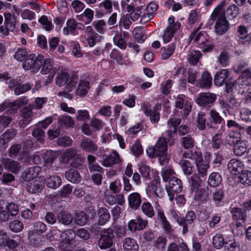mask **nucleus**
<instances>
[{
    "mask_svg": "<svg viewBox=\"0 0 251 251\" xmlns=\"http://www.w3.org/2000/svg\"><path fill=\"white\" fill-rule=\"evenodd\" d=\"M223 6L222 4L217 5L210 16L211 20H216L214 25V30L215 32L219 35H222L226 33L229 27V23L225 17Z\"/></svg>",
    "mask_w": 251,
    "mask_h": 251,
    "instance_id": "1",
    "label": "nucleus"
},
{
    "mask_svg": "<svg viewBox=\"0 0 251 251\" xmlns=\"http://www.w3.org/2000/svg\"><path fill=\"white\" fill-rule=\"evenodd\" d=\"M78 77L73 74H69L66 72H58L55 77V83L58 86L65 85L68 92L72 91L75 87Z\"/></svg>",
    "mask_w": 251,
    "mask_h": 251,
    "instance_id": "2",
    "label": "nucleus"
},
{
    "mask_svg": "<svg viewBox=\"0 0 251 251\" xmlns=\"http://www.w3.org/2000/svg\"><path fill=\"white\" fill-rule=\"evenodd\" d=\"M191 41H193L198 47L203 51H211L213 48V45L210 37L205 33L194 31L190 36Z\"/></svg>",
    "mask_w": 251,
    "mask_h": 251,
    "instance_id": "3",
    "label": "nucleus"
},
{
    "mask_svg": "<svg viewBox=\"0 0 251 251\" xmlns=\"http://www.w3.org/2000/svg\"><path fill=\"white\" fill-rule=\"evenodd\" d=\"M60 162L67 163L73 167L77 168L84 162V157L81 154L78 153L76 149L71 148L62 154Z\"/></svg>",
    "mask_w": 251,
    "mask_h": 251,
    "instance_id": "4",
    "label": "nucleus"
},
{
    "mask_svg": "<svg viewBox=\"0 0 251 251\" xmlns=\"http://www.w3.org/2000/svg\"><path fill=\"white\" fill-rule=\"evenodd\" d=\"M52 235L54 240L59 241V247L63 250L69 249L71 241L75 236L74 232L70 230L61 233L59 230H53Z\"/></svg>",
    "mask_w": 251,
    "mask_h": 251,
    "instance_id": "5",
    "label": "nucleus"
},
{
    "mask_svg": "<svg viewBox=\"0 0 251 251\" xmlns=\"http://www.w3.org/2000/svg\"><path fill=\"white\" fill-rule=\"evenodd\" d=\"M43 57L41 55L36 56L34 54H29L23 63V67L25 70H30L32 72L35 73L40 70Z\"/></svg>",
    "mask_w": 251,
    "mask_h": 251,
    "instance_id": "6",
    "label": "nucleus"
},
{
    "mask_svg": "<svg viewBox=\"0 0 251 251\" xmlns=\"http://www.w3.org/2000/svg\"><path fill=\"white\" fill-rule=\"evenodd\" d=\"M183 186L181 180L176 177H171L169 180V184L165 187L169 199L172 201L175 195L180 193L182 190Z\"/></svg>",
    "mask_w": 251,
    "mask_h": 251,
    "instance_id": "7",
    "label": "nucleus"
},
{
    "mask_svg": "<svg viewBox=\"0 0 251 251\" xmlns=\"http://www.w3.org/2000/svg\"><path fill=\"white\" fill-rule=\"evenodd\" d=\"M100 238L98 245L101 249H106L112 246L113 243L114 235L111 228H105L100 232Z\"/></svg>",
    "mask_w": 251,
    "mask_h": 251,
    "instance_id": "8",
    "label": "nucleus"
},
{
    "mask_svg": "<svg viewBox=\"0 0 251 251\" xmlns=\"http://www.w3.org/2000/svg\"><path fill=\"white\" fill-rule=\"evenodd\" d=\"M154 147L159 155V159L160 163L164 164L167 162L170 159V155L166 152L167 150V142L166 139L163 137L159 138L155 144Z\"/></svg>",
    "mask_w": 251,
    "mask_h": 251,
    "instance_id": "9",
    "label": "nucleus"
},
{
    "mask_svg": "<svg viewBox=\"0 0 251 251\" xmlns=\"http://www.w3.org/2000/svg\"><path fill=\"white\" fill-rule=\"evenodd\" d=\"M216 98V95L214 93H201L196 99V103L200 106L210 107L213 104Z\"/></svg>",
    "mask_w": 251,
    "mask_h": 251,
    "instance_id": "10",
    "label": "nucleus"
},
{
    "mask_svg": "<svg viewBox=\"0 0 251 251\" xmlns=\"http://www.w3.org/2000/svg\"><path fill=\"white\" fill-rule=\"evenodd\" d=\"M158 5L154 2H150L146 7L144 14L141 16L140 22L145 24L152 19L156 14Z\"/></svg>",
    "mask_w": 251,
    "mask_h": 251,
    "instance_id": "11",
    "label": "nucleus"
},
{
    "mask_svg": "<svg viewBox=\"0 0 251 251\" xmlns=\"http://www.w3.org/2000/svg\"><path fill=\"white\" fill-rule=\"evenodd\" d=\"M1 163L5 170L14 174L18 173L21 168V165L18 161L9 158L2 159Z\"/></svg>",
    "mask_w": 251,
    "mask_h": 251,
    "instance_id": "12",
    "label": "nucleus"
},
{
    "mask_svg": "<svg viewBox=\"0 0 251 251\" xmlns=\"http://www.w3.org/2000/svg\"><path fill=\"white\" fill-rule=\"evenodd\" d=\"M41 73L43 75H50V79H53L57 69L54 67L51 60L49 58L44 59L41 65Z\"/></svg>",
    "mask_w": 251,
    "mask_h": 251,
    "instance_id": "13",
    "label": "nucleus"
},
{
    "mask_svg": "<svg viewBox=\"0 0 251 251\" xmlns=\"http://www.w3.org/2000/svg\"><path fill=\"white\" fill-rule=\"evenodd\" d=\"M122 162L118 153L113 150L111 154L107 156L102 161L101 164L105 167H112L113 165L120 164Z\"/></svg>",
    "mask_w": 251,
    "mask_h": 251,
    "instance_id": "14",
    "label": "nucleus"
},
{
    "mask_svg": "<svg viewBox=\"0 0 251 251\" xmlns=\"http://www.w3.org/2000/svg\"><path fill=\"white\" fill-rule=\"evenodd\" d=\"M161 107V104H156L154 107L153 110L151 111L147 108V105L144 104L142 105L141 108L147 116H150V120L152 123H156L160 119V114L157 110H160Z\"/></svg>",
    "mask_w": 251,
    "mask_h": 251,
    "instance_id": "15",
    "label": "nucleus"
},
{
    "mask_svg": "<svg viewBox=\"0 0 251 251\" xmlns=\"http://www.w3.org/2000/svg\"><path fill=\"white\" fill-rule=\"evenodd\" d=\"M184 96L178 95L176 98V107L179 108H184V113L188 115L192 110V102L189 100H184Z\"/></svg>",
    "mask_w": 251,
    "mask_h": 251,
    "instance_id": "16",
    "label": "nucleus"
},
{
    "mask_svg": "<svg viewBox=\"0 0 251 251\" xmlns=\"http://www.w3.org/2000/svg\"><path fill=\"white\" fill-rule=\"evenodd\" d=\"M195 219L196 215L193 211L188 212L185 218L181 219L182 224L179 225V226H182L183 227L182 232L183 234L187 233L189 230V228L193 226V223Z\"/></svg>",
    "mask_w": 251,
    "mask_h": 251,
    "instance_id": "17",
    "label": "nucleus"
},
{
    "mask_svg": "<svg viewBox=\"0 0 251 251\" xmlns=\"http://www.w3.org/2000/svg\"><path fill=\"white\" fill-rule=\"evenodd\" d=\"M228 169L233 175H236L242 172L244 168L243 162L237 159H231L228 163Z\"/></svg>",
    "mask_w": 251,
    "mask_h": 251,
    "instance_id": "18",
    "label": "nucleus"
},
{
    "mask_svg": "<svg viewBox=\"0 0 251 251\" xmlns=\"http://www.w3.org/2000/svg\"><path fill=\"white\" fill-rule=\"evenodd\" d=\"M154 179L151 183L150 191L152 192L155 197L160 198L163 196V189L160 186L158 175L156 176H154Z\"/></svg>",
    "mask_w": 251,
    "mask_h": 251,
    "instance_id": "19",
    "label": "nucleus"
},
{
    "mask_svg": "<svg viewBox=\"0 0 251 251\" xmlns=\"http://www.w3.org/2000/svg\"><path fill=\"white\" fill-rule=\"evenodd\" d=\"M33 113L32 109L29 107H25L22 111L21 116L22 119L19 121V124L21 127H25L32 120Z\"/></svg>",
    "mask_w": 251,
    "mask_h": 251,
    "instance_id": "20",
    "label": "nucleus"
},
{
    "mask_svg": "<svg viewBox=\"0 0 251 251\" xmlns=\"http://www.w3.org/2000/svg\"><path fill=\"white\" fill-rule=\"evenodd\" d=\"M41 172V168L37 166L29 168L23 173V179L25 181H30L36 177Z\"/></svg>",
    "mask_w": 251,
    "mask_h": 251,
    "instance_id": "21",
    "label": "nucleus"
},
{
    "mask_svg": "<svg viewBox=\"0 0 251 251\" xmlns=\"http://www.w3.org/2000/svg\"><path fill=\"white\" fill-rule=\"evenodd\" d=\"M80 146L83 151L91 153H94L98 149V145L95 142L86 138L81 140Z\"/></svg>",
    "mask_w": 251,
    "mask_h": 251,
    "instance_id": "22",
    "label": "nucleus"
},
{
    "mask_svg": "<svg viewBox=\"0 0 251 251\" xmlns=\"http://www.w3.org/2000/svg\"><path fill=\"white\" fill-rule=\"evenodd\" d=\"M206 178L201 177V176L197 174L193 175L188 179L191 190L193 192L194 190H197L201 186V184L204 182Z\"/></svg>",
    "mask_w": 251,
    "mask_h": 251,
    "instance_id": "23",
    "label": "nucleus"
},
{
    "mask_svg": "<svg viewBox=\"0 0 251 251\" xmlns=\"http://www.w3.org/2000/svg\"><path fill=\"white\" fill-rule=\"evenodd\" d=\"M129 206L134 210L137 209L141 205L142 200L140 195L137 192L132 193L128 196Z\"/></svg>",
    "mask_w": 251,
    "mask_h": 251,
    "instance_id": "24",
    "label": "nucleus"
},
{
    "mask_svg": "<svg viewBox=\"0 0 251 251\" xmlns=\"http://www.w3.org/2000/svg\"><path fill=\"white\" fill-rule=\"evenodd\" d=\"M28 190L31 193L40 192L44 187L42 180L39 178H36L34 180L29 181L27 184Z\"/></svg>",
    "mask_w": 251,
    "mask_h": 251,
    "instance_id": "25",
    "label": "nucleus"
},
{
    "mask_svg": "<svg viewBox=\"0 0 251 251\" xmlns=\"http://www.w3.org/2000/svg\"><path fill=\"white\" fill-rule=\"evenodd\" d=\"M173 26L174 27L172 28L171 26H167L164 30L163 34L162 36L164 43H168L170 42L176 31L179 29L178 25L176 24Z\"/></svg>",
    "mask_w": 251,
    "mask_h": 251,
    "instance_id": "26",
    "label": "nucleus"
},
{
    "mask_svg": "<svg viewBox=\"0 0 251 251\" xmlns=\"http://www.w3.org/2000/svg\"><path fill=\"white\" fill-rule=\"evenodd\" d=\"M123 247L124 251H138L139 246L134 239L126 238L123 241Z\"/></svg>",
    "mask_w": 251,
    "mask_h": 251,
    "instance_id": "27",
    "label": "nucleus"
},
{
    "mask_svg": "<svg viewBox=\"0 0 251 251\" xmlns=\"http://www.w3.org/2000/svg\"><path fill=\"white\" fill-rule=\"evenodd\" d=\"M98 224L100 225H104L110 218V215L108 210L104 207H100L98 210Z\"/></svg>",
    "mask_w": 251,
    "mask_h": 251,
    "instance_id": "28",
    "label": "nucleus"
},
{
    "mask_svg": "<svg viewBox=\"0 0 251 251\" xmlns=\"http://www.w3.org/2000/svg\"><path fill=\"white\" fill-rule=\"evenodd\" d=\"M229 71L226 69H222L216 73L215 75L214 81L217 86H222L225 80L229 76Z\"/></svg>",
    "mask_w": 251,
    "mask_h": 251,
    "instance_id": "29",
    "label": "nucleus"
},
{
    "mask_svg": "<svg viewBox=\"0 0 251 251\" xmlns=\"http://www.w3.org/2000/svg\"><path fill=\"white\" fill-rule=\"evenodd\" d=\"M183 157L194 161L196 165L203 161L202 153L199 151H189L183 154Z\"/></svg>",
    "mask_w": 251,
    "mask_h": 251,
    "instance_id": "30",
    "label": "nucleus"
},
{
    "mask_svg": "<svg viewBox=\"0 0 251 251\" xmlns=\"http://www.w3.org/2000/svg\"><path fill=\"white\" fill-rule=\"evenodd\" d=\"M241 140V135L237 131H231L227 135L226 138V143L231 146L235 145Z\"/></svg>",
    "mask_w": 251,
    "mask_h": 251,
    "instance_id": "31",
    "label": "nucleus"
},
{
    "mask_svg": "<svg viewBox=\"0 0 251 251\" xmlns=\"http://www.w3.org/2000/svg\"><path fill=\"white\" fill-rule=\"evenodd\" d=\"M65 177L68 181L73 183H79L81 180V177L79 172L74 169H71L66 171L65 173Z\"/></svg>",
    "mask_w": 251,
    "mask_h": 251,
    "instance_id": "32",
    "label": "nucleus"
},
{
    "mask_svg": "<svg viewBox=\"0 0 251 251\" xmlns=\"http://www.w3.org/2000/svg\"><path fill=\"white\" fill-rule=\"evenodd\" d=\"M60 154L59 151H47L43 153L42 157L43 161L47 164H51Z\"/></svg>",
    "mask_w": 251,
    "mask_h": 251,
    "instance_id": "33",
    "label": "nucleus"
},
{
    "mask_svg": "<svg viewBox=\"0 0 251 251\" xmlns=\"http://www.w3.org/2000/svg\"><path fill=\"white\" fill-rule=\"evenodd\" d=\"M238 82L242 85L249 86L251 85V69L244 70L238 79Z\"/></svg>",
    "mask_w": 251,
    "mask_h": 251,
    "instance_id": "34",
    "label": "nucleus"
},
{
    "mask_svg": "<svg viewBox=\"0 0 251 251\" xmlns=\"http://www.w3.org/2000/svg\"><path fill=\"white\" fill-rule=\"evenodd\" d=\"M247 141L242 140L239 143L234 145L233 148L234 153L237 156H242L247 152Z\"/></svg>",
    "mask_w": 251,
    "mask_h": 251,
    "instance_id": "35",
    "label": "nucleus"
},
{
    "mask_svg": "<svg viewBox=\"0 0 251 251\" xmlns=\"http://www.w3.org/2000/svg\"><path fill=\"white\" fill-rule=\"evenodd\" d=\"M61 178L57 175L50 176L46 179V185L51 189H55L58 188L61 185Z\"/></svg>",
    "mask_w": 251,
    "mask_h": 251,
    "instance_id": "36",
    "label": "nucleus"
},
{
    "mask_svg": "<svg viewBox=\"0 0 251 251\" xmlns=\"http://www.w3.org/2000/svg\"><path fill=\"white\" fill-rule=\"evenodd\" d=\"M110 58L115 60L116 62L121 65H127L130 64V62L128 59H125L123 55L121 54L117 50L113 49L110 54Z\"/></svg>",
    "mask_w": 251,
    "mask_h": 251,
    "instance_id": "37",
    "label": "nucleus"
},
{
    "mask_svg": "<svg viewBox=\"0 0 251 251\" xmlns=\"http://www.w3.org/2000/svg\"><path fill=\"white\" fill-rule=\"evenodd\" d=\"M77 24V22L73 19L68 20L66 22V27H64L63 29L64 34L68 35L69 33H71L72 34L75 35V30Z\"/></svg>",
    "mask_w": 251,
    "mask_h": 251,
    "instance_id": "38",
    "label": "nucleus"
},
{
    "mask_svg": "<svg viewBox=\"0 0 251 251\" xmlns=\"http://www.w3.org/2000/svg\"><path fill=\"white\" fill-rule=\"evenodd\" d=\"M176 50V45L172 43L166 47L161 49V58L163 60L169 58L174 53Z\"/></svg>",
    "mask_w": 251,
    "mask_h": 251,
    "instance_id": "39",
    "label": "nucleus"
},
{
    "mask_svg": "<svg viewBox=\"0 0 251 251\" xmlns=\"http://www.w3.org/2000/svg\"><path fill=\"white\" fill-rule=\"evenodd\" d=\"M211 122L207 123V126L210 128H212V123L215 124H220L222 123L223 118L220 115L219 113L215 109H212L209 112Z\"/></svg>",
    "mask_w": 251,
    "mask_h": 251,
    "instance_id": "40",
    "label": "nucleus"
},
{
    "mask_svg": "<svg viewBox=\"0 0 251 251\" xmlns=\"http://www.w3.org/2000/svg\"><path fill=\"white\" fill-rule=\"evenodd\" d=\"M89 89V82L87 80H81L75 91V93L77 95L82 97L86 95Z\"/></svg>",
    "mask_w": 251,
    "mask_h": 251,
    "instance_id": "41",
    "label": "nucleus"
},
{
    "mask_svg": "<svg viewBox=\"0 0 251 251\" xmlns=\"http://www.w3.org/2000/svg\"><path fill=\"white\" fill-rule=\"evenodd\" d=\"M212 77L207 72L202 73L199 81V86L201 88H209L212 83Z\"/></svg>",
    "mask_w": 251,
    "mask_h": 251,
    "instance_id": "42",
    "label": "nucleus"
},
{
    "mask_svg": "<svg viewBox=\"0 0 251 251\" xmlns=\"http://www.w3.org/2000/svg\"><path fill=\"white\" fill-rule=\"evenodd\" d=\"M127 34V32H123V34L122 33H117L113 37L114 44L122 50L126 49V45L123 36L125 37Z\"/></svg>",
    "mask_w": 251,
    "mask_h": 251,
    "instance_id": "43",
    "label": "nucleus"
},
{
    "mask_svg": "<svg viewBox=\"0 0 251 251\" xmlns=\"http://www.w3.org/2000/svg\"><path fill=\"white\" fill-rule=\"evenodd\" d=\"M58 123L61 126L66 127H73L75 125V121L70 116L67 115H61L58 118Z\"/></svg>",
    "mask_w": 251,
    "mask_h": 251,
    "instance_id": "44",
    "label": "nucleus"
},
{
    "mask_svg": "<svg viewBox=\"0 0 251 251\" xmlns=\"http://www.w3.org/2000/svg\"><path fill=\"white\" fill-rule=\"evenodd\" d=\"M239 8L234 4L229 5L225 12L226 17L229 20H234L238 15Z\"/></svg>",
    "mask_w": 251,
    "mask_h": 251,
    "instance_id": "45",
    "label": "nucleus"
},
{
    "mask_svg": "<svg viewBox=\"0 0 251 251\" xmlns=\"http://www.w3.org/2000/svg\"><path fill=\"white\" fill-rule=\"evenodd\" d=\"M232 216L234 220L245 222L246 218L245 211L239 208H233L231 210Z\"/></svg>",
    "mask_w": 251,
    "mask_h": 251,
    "instance_id": "46",
    "label": "nucleus"
},
{
    "mask_svg": "<svg viewBox=\"0 0 251 251\" xmlns=\"http://www.w3.org/2000/svg\"><path fill=\"white\" fill-rule=\"evenodd\" d=\"M57 219L59 223L64 225H69L72 222L73 217L70 213L63 212L57 216Z\"/></svg>",
    "mask_w": 251,
    "mask_h": 251,
    "instance_id": "47",
    "label": "nucleus"
},
{
    "mask_svg": "<svg viewBox=\"0 0 251 251\" xmlns=\"http://www.w3.org/2000/svg\"><path fill=\"white\" fill-rule=\"evenodd\" d=\"M222 182V177L217 172L212 173L208 178L207 182L211 186H218Z\"/></svg>",
    "mask_w": 251,
    "mask_h": 251,
    "instance_id": "48",
    "label": "nucleus"
},
{
    "mask_svg": "<svg viewBox=\"0 0 251 251\" xmlns=\"http://www.w3.org/2000/svg\"><path fill=\"white\" fill-rule=\"evenodd\" d=\"M239 181L245 186L251 185V171H243L239 176Z\"/></svg>",
    "mask_w": 251,
    "mask_h": 251,
    "instance_id": "49",
    "label": "nucleus"
},
{
    "mask_svg": "<svg viewBox=\"0 0 251 251\" xmlns=\"http://www.w3.org/2000/svg\"><path fill=\"white\" fill-rule=\"evenodd\" d=\"M196 165L198 173V175L201 176V177L206 178L207 170L209 168V164L208 163H204L203 161Z\"/></svg>",
    "mask_w": 251,
    "mask_h": 251,
    "instance_id": "50",
    "label": "nucleus"
},
{
    "mask_svg": "<svg viewBox=\"0 0 251 251\" xmlns=\"http://www.w3.org/2000/svg\"><path fill=\"white\" fill-rule=\"evenodd\" d=\"M237 247L238 243L232 235L225 238V248L227 251H235Z\"/></svg>",
    "mask_w": 251,
    "mask_h": 251,
    "instance_id": "51",
    "label": "nucleus"
},
{
    "mask_svg": "<svg viewBox=\"0 0 251 251\" xmlns=\"http://www.w3.org/2000/svg\"><path fill=\"white\" fill-rule=\"evenodd\" d=\"M141 209L143 213L149 218H152L154 215L153 208L149 202H144Z\"/></svg>",
    "mask_w": 251,
    "mask_h": 251,
    "instance_id": "52",
    "label": "nucleus"
},
{
    "mask_svg": "<svg viewBox=\"0 0 251 251\" xmlns=\"http://www.w3.org/2000/svg\"><path fill=\"white\" fill-rule=\"evenodd\" d=\"M212 244L215 248L220 249L225 244V239L222 234L217 233L213 237Z\"/></svg>",
    "mask_w": 251,
    "mask_h": 251,
    "instance_id": "53",
    "label": "nucleus"
},
{
    "mask_svg": "<svg viewBox=\"0 0 251 251\" xmlns=\"http://www.w3.org/2000/svg\"><path fill=\"white\" fill-rule=\"evenodd\" d=\"M201 56V53L200 51L192 50L189 52L188 56V61L192 65L197 64Z\"/></svg>",
    "mask_w": 251,
    "mask_h": 251,
    "instance_id": "54",
    "label": "nucleus"
},
{
    "mask_svg": "<svg viewBox=\"0 0 251 251\" xmlns=\"http://www.w3.org/2000/svg\"><path fill=\"white\" fill-rule=\"evenodd\" d=\"M179 249H181V251H189L186 244L183 242L179 245L175 243H171L168 247L167 251H179Z\"/></svg>",
    "mask_w": 251,
    "mask_h": 251,
    "instance_id": "55",
    "label": "nucleus"
},
{
    "mask_svg": "<svg viewBox=\"0 0 251 251\" xmlns=\"http://www.w3.org/2000/svg\"><path fill=\"white\" fill-rule=\"evenodd\" d=\"M16 135V132L14 130H7L0 138V143L2 144H5L12 140Z\"/></svg>",
    "mask_w": 251,
    "mask_h": 251,
    "instance_id": "56",
    "label": "nucleus"
},
{
    "mask_svg": "<svg viewBox=\"0 0 251 251\" xmlns=\"http://www.w3.org/2000/svg\"><path fill=\"white\" fill-rule=\"evenodd\" d=\"M89 125L94 131H99L102 128L104 123L101 120L93 117L90 121Z\"/></svg>",
    "mask_w": 251,
    "mask_h": 251,
    "instance_id": "57",
    "label": "nucleus"
},
{
    "mask_svg": "<svg viewBox=\"0 0 251 251\" xmlns=\"http://www.w3.org/2000/svg\"><path fill=\"white\" fill-rule=\"evenodd\" d=\"M9 228L13 232H19L23 229L24 225L19 220H15L9 223Z\"/></svg>",
    "mask_w": 251,
    "mask_h": 251,
    "instance_id": "58",
    "label": "nucleus"
},
{
    "mask_svg": "<svg viewBox=\"0 0 251 251\" xmlns=\"http://www.w3.org/2000/svg\"><path fill=\"white\" fill-rule=\"evenodd\" d=\"M93 25L100 34H104L106 31V23L102 20H99L94 22Z\"/></svg>",
    "mask_w": 251,
    "mask_h": 251,
    "instance_id": "59",
    "label": "nucleus"
},
{
    "mask_svg": "<svg viewBox=\"0 0 251 251\" xmlns=\"http://www.w3.org/2000/svg\"><path fill=\"white\" fill-rule=\"evenodd\" d=\"M89 221V218L86 216V214L82 211H80L76 213L75 223L79 226H84Z\"/></svg>",
    "mask_w": 251,
    "mask_h": 251,
    "instance_id": "60",
    "label": "nucleus"
},
{
    "mask_svg": "<svg viewBox=\"0 0 251 251\" xmlns=\"http://www.w3.org/2000/svg\"><path fill=\"white\" fill-rule=\"evenodd\" d=\"M179 164L181 165V168L185 175H189L192 174L193 168L189 161L182 160L180 161Z\"/></svg>",
    "mask_w": 251,
    "mask_h": 251,
    "instance_id": "61",
    "label": "nucleus"
},
{
    "mask_svg": "<svg viewBox=\"0 0 251 251\" xmlns=\"http://www.w3.org/2000/svg\"><path fill=\"white\" fill-rule=\"evenodd\" d=\"M181 144L184 149L192 148L194 146V140L190 136L184 137L181 139Z\"/></svg>",
    "mask_w": 251,
    "mask_h": 251,
    "instance_id": "62",
    "label": "nucleus"
},
{
    "mask_svg": "<svg viewBox=\"0 0 251 251\" xmlns=\"http://www.w3.org/2000/svg\"><path fill=\"white\" fill-rule=\"evenodd\" d=\"M122 184L119 178H116L109 183V189L114 193H117L120 191Z\"/></svg>",
    "mask_w": 251,
    "mask_h": 251,
    "instance_id": "63",
    "label": "nucleus"
},
{
    "mask_svg": "<svg viewBox=\"0 0 251 251\" xmlns=\"http://www.w3.org/2000/svg\"><path fill=\"white\" fill-rule=\"evenodd\" d=\"M197 127L200 130H203L206 126L205 115L204 113L199 112L197 116Z\"/></svg>",
    "mask_w": 251,
    "mask_h": 251,
    "instance_id": "64",
    "label": "nucleus"
}]
</instances>
